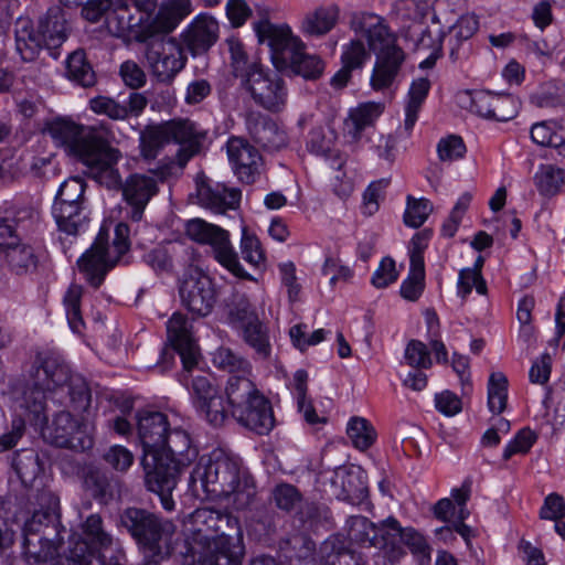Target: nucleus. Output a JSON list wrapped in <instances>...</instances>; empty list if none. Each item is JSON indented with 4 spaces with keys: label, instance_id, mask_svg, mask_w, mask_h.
I'll list each match as a JSON object with an SVG mask.
<instances>
[{
    "label": "nucleus",
    "instance_id": "1",
    "mask_svg": "<svg viewBox=\"0 0 565 565\" xmlns=\"http://www.w3.org/2000/svg\"><path fill=\"white\" fill-rule=\"evenodd\" d=\"M56 146L76 158L88 174L108 189H120L124 200L131 207L130 220L140 222L149 201L158 192L153 177L135 173L122 183L117 163L121 158L118 149L111 147L104 132L67 119H56L47 127Z\"/></svg>",
    "mask_w": 565,
    "mask_h": 565
},
{
    "label": "nucleus",
    "instance_id": "2",
    "mask_svg": "<svg viewBox=\"0 0 565 565\" xmlns=\"http://www.w3.org/2000/svg\"><path fill=\"white\" fill-rule=\"evenodd\" d=\"M120 523L147 555L161 559L180 556L184 565H235L244 552L238 526L234 535L202 536L191 545L173 521L145 509H126Z\"/></svg>",
    "mask_w": 565,
    "mask_h": 565
},
{
    "label": "nucleus",
    "instance_id": "3",
    "mask_svg": "<svg viewBox=\"0 0 565 565\" xmlns=\"http://www.w3.org/2000/svg\"><path fill=\"white\" fill-rule=\"evenodd\" d=\"M67 387L71 407L77 413L86 412L92 403V392L84 376L73 373L58 355H38L29 371L24 385H12L15 408L26 416L29 424L43 429L47 424L46 395Z\"/></svg>",
    "mask_w": 565,
    "mask_h": 565
},
{
    "label": "nucleus",
    "instance_id": "4",
    "mask_svg": "<svg viewBox=\"0 0 565 565\" xmlns=\"http://www.w3.org/2000/svg\"><path fill=\"white\" fill-rule=\"evenodd\" d=\"M191 12V0H169L160 10L157 0H114L106 23L115 36L143 43L170 33Z\"/></svg>",
    "mask_w": 565,
    "mask_h": 565
},
{
    "label": "nucleus",
    "instance_id": "5",
    "mask_svg": "<svg viewBox=\"0 0 565 565\" xmlns=\"http://www.w3.org/2000/svg\"><path fill=\"white\" fill-rule=\"evenodd\" d=\"M190 481L193 487L200 483L207 495L232 500L236 510L247 508L256 494L252 476L237 459L220 450L200 457Z\"/></svg>",
    "mask_w": 565,
    "mask_h": 565
},
{
    "label": "nucleus",
    "instance_id": "6",
    "mask_svg": "<svg viewBox=\"0 0 565 565\" xmlns=\"http://www.w3.org/2000/svg\"><path fill=\"white\" fill-rule=\"evenodd\" d=\"M36 504L32 514L22 515L21 554L26 563H36L46 555H58L64 542L66 529L58 513V498L49 490L36 494Z\"/></svg>",
    "mask_w": 565,
    "mask_h": 565
},
{
    "label": "nucleus",
    "instance_id": "7",
    "mask_svg": "<svg viewBox=\"0 0 565 565\" xmlns=\"http://www.w3.org/2000/svg\"><path fill=\"white\" fill-rule=\"evenodd\" d=\"M352 28L366 38L370 50L376 55L370 79L371 87L376 92L390 88L405 61V53L396 44L395 35L384 20L374 13L355 15Z\"/></svg>",
    "mask_w": 565,
    "mask_h": 565
},
{
    "label": "nucleus",
    "instance_id": "8",
    "mask_svg": "<svg viewBox=\"0 0 565 565\" xmlns=\"http://www.w3.org/2000/svg\"><path fill=\"white\" fill-rule=\"evenodd\" d=\"M256 32L259 41L270 47L271 62L278 71H289L305 79H317L322 75V60L307 54L302 42L292 35L289 26L264 21L257 24Z\"/></svg>",
    "mask_w": 565,
    "mask_h": 565
},
{
    "label": "nucleus",
    "instance_id": "9",
    "mask_svg": "<svg viewBox=\"0 0 565 565\" xmlns=\"http://www.w3.org/2000/svg\"><path fill=\"white\" fill-rule=\"evenodd\" d=\"M250 375L228 376L224 388L226 403L239 425L258 435H267L275 426L273 407Z\"/></svg>",
    "mask_w": 565,
    "mask_h": 565
},
{
    "label": "nucleus",
    "instance_id": "10",
    "mask_svg": "<svg viewBox=\"0 0 565 565\" xmlns=\"http://www.w3.org/2000/svg\"><path fill=\"white\" fill-rule=\"evenodd\" d=\"M83 537H70L68 552L61 565H108L116 556L125 557L124 552L108 532L104 530L98 514H90L82 525Z\"/></svg>",
    "mask_w": 565,
    "mask_h": 565
},
{
    "label": "nucleus",
    "instance_id": "11",
    "mask_svg": "<svg viewBox=\"0 0 565 565\" xmlns=\"http://www.w3.org/2000/svg\"><path fill=\"white\" fill-rule=\"evenodd\" d=\"M128 234V225L119 223L115 228L113 245L108 246V232L102 227L90 248L78 259L79 270L93 287L102 285L108 270L129 249Z\"/></svg>",
    "mask_w": 565,
    "mask_h": 565
},
{
    "label": "nucleus",
    "instance_id": "12",
    "mask_svg": "<svg viewBox=\"0 0 565 565\" xmlns=\"http://www.w3.org/2000/svg\"><path fill=\"white\" fill-rule=\"evenodd\" d=\"M184 231L191 241L210 246L214 258L234 276L254 280L241 265L228 231L200 217L186 221Z\"/></svg>",
    "mask_w": 565,
    "mask_h": 565
},
{
    "label": "nucleus",
    "instance_id": "13",
    "mask_svg": "<svg viewBox=\"0 0 565 565\" xmlns=\"http://www.w3.org/2000/svg\"><path fill=\"white\" fill-rule=\"evenodd\" d=\"M179 296L189 312L205 318L217 302L218 290L210 275L199 267L190 266L179 279Z\"/></svg>",
    "mask_w": 565,
    "mask_h": 565
},
{
    "label": "nucleus",
    "instance_id": "14",
    "mask_svg": "<svg viewBox=\"0 0 565 565\" xmlns=\"http://www.w3.org/2000/svg\"><path fill=\"white\" fill-rule=\"evenodd\" d=\"M141 463L145 470L147 489L159 495L161 505L166 511H173L175 503L172 499V491L177 487L183 462L172 460L167 456H160L158 452H150L143 454Z\"/></svg>",
    "mask_w": 565,
    "mask_h": 565
},
{
    "label": "nucleus",
    "instance_id": "15",
    "mask_svg": "<svg viewBox=\"0 0 565 565\" xmlns=\"http://www.w3.org/2000/svg\"><path fill=\"white\" fill-rule=\"evenodd\" d=\"M181 383L188 387L192 404L196 412L212 426L220 427L228 418L230 408L226 406L218 390L213 386L207 376L189 374L181 376Z\"/></svg>",
    "mask_w": 565,
    "mask_h": 565
},
{
    "label": "nucleus",
    "instance_id": "16",
    "mask_svg": "<svg viewBox=\"0 0 565 565\" xmlns=\"http://www.w3.org/2000/svg\"><path fill=\"white\" fill-rule=\"evenodd\" d=\"M255 104L270 111L280 113L288 99V89L284 78L262 66L249 74L242 83Z\"/></svg>",
    "mask_w": 565,
    "mask_h": 565
},
{
    "label": "nucleus",
    "instance_id": "17",
    "mask_svg": "<svg viewBox=\"0 0 565 565\" xmlns=\"http://www.w3.org/2000/svg\"><path fill=\"white\" fill-rule=\"evenodd\" d=\"M145 58L151 75L162 83L171 82L186 62L181 46L174 39L152 42L146 49Z\"/></svg>",
    "mask_w": 565,
    "mask_h": 565
},
{
    "label": "nucleus",
    "instance_id": "18",
    "mask_svg": "<svg viewBox=\"0 0 565 565\" xmlns=\"http://www.w3.org/2000/svg\"><path fill=\"white\" fill-rule=\"evenodd\" d=\"M167 338L181 358L184 374L190 373L196 365L199 355L192 320L182 312H174L167 321Z\"/></svg>",
    "mask_w": 565,
    "mask_h": 565
},
{
    "label": "nucleus",
    "instance_id": "19",
    "mask_svg": "<svg viewBox=\"0 0 565 565\" xmlns=\"http://www.w3.org/2000/svg\"><path fill=\"white\" fill-rule=\"evenodd\" d=\"M49 438L56 447L70 448L75 451H85L94 445L93 438L86 431V426L65 411L55 415L50 427Z\"/></svg>",
    "mask_w": 565,
    "mask_h": 565
},
{
    "label": "nucleus",
    "instance_id": "20",
    "mask_svg": "<svg viewBox=\"0 0 565 565\" xmlns=\"http://www.w3.org/2000/svg\"><path fill=\"white\" fill-rule=\"evenodd\" d=\"M226 151L234 173L242 182L252 184L260 177L263 158L247 140L231 137L226 142Z\"/></svg>",
    "mask_w": 565,
    "mask_h": 565
},
{
    "label": "nucleus",
    "instance_id": "21",
    "mask_svg": "<svg viewBox=\"0 0 565 565\" xmlns=\"http://www.w3.org/2000/svg\"><path fill=\"white\" fill-rule=\"evenodd\" d=\"M164 126L169 141L180 146L177 159L179 166L184 167L191 158L201 151L205 132L190 119H174Z\"/></svg>",
    "mask_w": 565,
    "mask_h": 565
},
{
    "label": "nucleus",
    "instance_id": "22",
    "mask_svg": "<svg viewBox=\"0 0 565 565\" xmlns=\"http://www.w3.org/2000/svg\"><path fill=\"white\" fill-rule=\"evenodd\" d=\"M330 493L339 500L358 504L367 497L363 470L354 465L338 467L330 478Z\"/></svg>",
    "mask_w": 565,
    "mask_h": 565
},
{
    "label": "nucleus",
    "instance_id": "23",
    "mask_svg": "<svg viewBox=\"0 0 565 565\" xmlns=\"http://www.w3.org/2000/svg\"><path fill=\"white\" fill-rule=\"evenodd\" d=\"M246 129L252 139L268 151L280 150L287 146L286 131L276 121L259 113L246 116Z\"/></svg>",
    "mask_w": 565,
    "mask_h": 565
},
{
    "label": "nucleus",
    "instance_id": "24",
    "mask_svg": "<svg viewBox=\"0 0 565 565\" xmlns=\"http://www.w3.org/2000/svg\"><path fill=\"white\" fill-rule=\"evenodd\" d=\"M137 431L143 448V454L158 452V448L164 443V434L169 427L166 414L141 409L136 415Z\"/></svg>",
    "mask_w": 565,
    "mask_h": 565
},
{
    "label": "nucleus",
    "instance_id": "25",
    "mask_svg": "<svg viewBox=\"0 0 565 565\" xmlns=\"http://www.w3.org/2000/svg\"><path fill=\"white\" fill-rule=\"evenodd\" d=\"M218 24L210 15H198L182 32L185 47L193 54L206 52L217 40Z\"/></svg>",
    "mask_w": 565,
    "mask_h": 565
},
{
    "label": "nucleus",
    "instance_id": "26",
    "mask_svg": "<svg viewBox=\"0 0 565 565\" xmlns=\"http://www.w3.org/2000/svg\"><path fill=\"white\" fill-rule=\"evenodd\" d=\"M198 199L202 206L215 213H225L238 206L241 191L221 183H202L198 185Z\"/></svg>",
    "mask_w": 565,
    "mask_h": 565
},
{
    "label": "nucleus",
    "instance_id": "27",
    "mask_svg": "<svg viewBox=\"0 0 565 565\" xmlns=\"http://www.w3.org/2000/svg\"><path fill=\"white\" fill-rule=\"evenodd\" d=\"M318 565H364V559L355 553L342 535H331L323 541L318 552Z\"/></svg>",
    "mask_w": 565,
    "mask_h": 565
},
{
    "label": "nucleus",
    "instance_id": "28",
    "mask_svg": "<svg viewBox=\"0 0 565 565\" xmlns=\"http://www.w3.org/2000/svg\"><path fill=\"white\" fill-rule=\"evenodd\" d=\"M383 109V104L375 102L362 103L355 108H351L344 120L345 135L354 142H359L362 139L363 132L373 127L376 119L382 115Z\"/></svg>",
    "mask_w": 565,
    "mask_h": 565
},
{
    "label": "nucleus",
    "instance_id": "29",
    "mask_svg": "<svg viewBox=\"0 0 565 565\" xmlns=\"http://www.w3.org/2000/svg\"><path fill=\"white\" fill-rule=\"evenodd\" d=\"M15 52L23 62L34 61L45 47L44 40L29 18H19L14 23Z\"/></svg>",
    "mask_w": 565,
    "mask_h": 565
},
{
    "label": "nucleus",
    "instance_id": "30",
    "mask_svg": "<svg viewBox=\"0 0 565 565\" xmlns=\"http://www.w3.org/2000/svg\"><path fill=\"white\" fill-rule=\"evenodd\" d=\"M52 214L58 230L71 236L86 231L89 223L85 204H53Z\"/></svg>",
    "mask_w": 565,
    "mask_h": 565
},
{
    "label": "nucleus",
    "instance_id": "31",
    "mask_svg": "<svg viewBox=\"0 0 565 565\" xmlns=\"http://www.w3.org/2000/svg\"><path fill=\"white\" fill-rule=\"evenodd\" d=\"M374 532H376V537H374L373 547L383 551L391 562H395L404 555L405 552L402 547L403 529L397 520L388 518L381 524H375Z\"/></svg>",
    "mask_w": 565,
    "mask_h": 565
},
{
    "label": "nucleus",
    "instance_id": "32",
    "mask_svg": "<svg viewBox=\"0 0 565 565\" xmlns=\"http://www.w3.org/2000/svg\"><path fill=\"white\" fill-rule=\"evenodd\" d=\"M36 31L43 36L46 49L58 47L66 40L65 19L62 11L58 8L50 9L40 19Z\"/></svg>",
    "mask_w": 565,
    "mask_h": 565
},
{
    "label": "nucleus",
    "instance_id": "33",
    "mask_svg": "<svg viewBox=\"0 0 565 565\" xmlns=\"http://www.w3.org/2000/svg\"><path fill=\"white\" fill-rule=\"evenodd\" d=\"M339 8L335 6L320 7L305 15L301 22L303 33L313 36L324 35L337 24Z\"/></svg>",
    "mask_w": 565,
    "mask_h": 565
},
{
    "label": "nucleus",
    "instance_id": "34",
    "mask_svg": "<svg viewBox=\"0 0 565 565\" xmlns=\"http://www.w3.org/2000/svg\"><path fill=\"white\" fill-rule=\"evenodd\" d=\"M4 253L7 264L15 275H26L36 270L39 256L31 245L18 242Z\"/></svg>",
    "mask_w": 565,
    "mask_h": 565
},
{
    "label": "nucleus",
    "instance_id": "35",
    "mask_svg": "<svg viewBox=\"0 0 565 565\" xmlns=\"http://www.w3.org/2000/svg\"><path fill=\"white\" fill-rule=\"evenodd\" d=\"M534 183L543 196H554L565 186V171L554 164H542L534 175Z\"/></svg>",
    "mask_w": 565,
    "mask_h": 565
},
{
    "label": "nucleus",
    "instance_id": "36",
    "mask_svg": "<svg viewBox=\"0 0 565 565\" xmlns=\"http://www.w3.org/2000/svg\"><path fill=\"white\" fill-rule=\"evenodd\" d=\"M12 467L25 487H32L42 471L39 455L33 449H22L15 452Z\"/></svg>",
    "mask_w": 565,
    "mask_h": 565
},
{
    "label": "nucleus",
    "instance_id": "37",
    "mask_svg": "<svg viewBox=\"0 0 565 565\" xmlns=\"http://www.w3.org/2000/svg\"><path fill=\"white\" fill-rule=\"evenodd\" d=\"M430 89V82L420 77L414 79L408 90V100L405 107V129L411 131L418 119V114Z\"/></svg>",
    "mask_w": 565,
    "mask_h": 565
},
{
    "label": "nucleus",
    "instance_id": "38",
    "mask_svg": "<svg viewBox=\"0 0 565 565\" xmlns=\"http://www.w3.org/2000/svg\"><path fill=\"white\" fill-rule=\"evenodd\" d=\"M67 77L83 87H90L96 82L95 72L87 62L86 54L82 50L74 51L66 61Z\"/></svg>",
    "mask_w": 565,
    "mask_h": 565
},
{
    "label": "nucleus",
    "instance_id": "39",
    "mask_svg": "<svg viewBox=\"0 0 565 565\" xmlns=\"http://www.w3.org/2000/svg\"><path fill=\"white\" fill-rule=\"evenodd\" d=\"M244 341L253 348L258 355L266 359L270 355L268 328L259 319L239 328Z\"/></svg>",
    "mask_w": 565,
    "mask_h": 565
},
{
    "label": "nucleus",
    "instance_id": "40",
    "mask_svg": "<svg viewBox=\"0 0 565 565\" xmlns=\"http://www.w3.org/2000/svg\"><path fill=\"white\" fill-rule=\"evenodd\" d=\"M83 296V288L79 285H71L64 297L63 305L70 328L75 333H82L84 329V320L81 311V299Z\"/></svg>",
    "mask_w": 565,
    "mask_h": 565
},
{
    "label": "nucleus",
    "instance_id": "41",
    "mask_svg": "<svg viewBox=\"0 0 565 565\" xmlns=\"http://www.w3.org/2000/svg\"><path fill=\"white\" fill-rule=\"evenodd\" d=\"M191 446V438L189 434L180 428L169 429L164 434V443L158 448V455L170 457L172 460H181L185 452L189 451Z\"/></svg>",
    "mask_w": 565,
    "mask_h": 565
},
{
    "label": "nucleus",
    "instance_id": "42",
    "mask_svg": "<svg viewBox=\"0 0 565 565\" xmlns=\"http://www.w3.org/2000/svg\"><path fill=\"white\" fill-rule=\"evenodd\" d=\"M228 51L231 54V64L233 73L236 77L242 78V83L256 70L263 65L257 62H250L244 49L243 43L237 39H230L227 41Z\"/></svg>",
    "mask_w": 565,
    "mask_h": 565
},
{
    "label": "nucleus",
    "instance_id": "43",
    "mask_svg": "<svg viewBox=\"0 0 565 565\" xmlns=\"http://www.w3.org/2000/svg\"><path fill=\"white\" fill-rule=\"evenodd\" d=\"M213 363L230 375L252 374L250 363L228 348L217 349L213 354Z\"/></svg>",
    "mask_w": 565,
    "mask_h": 565
},
{
    "label": "nucleus",
    "instance_id": "44",
    "mask_svg": "<svg viewBox=\"0 0 565 565\" xmlns=\"http://www.w3.org/2000/svg\"><path fill=\"white\" fill-rule=\"evenodd\" d=\"M258 315L245 295H234L228 305V321L234 328H242L250 322H256Z\"/></svg>",
    "mask_w": 565,
    "mask_h": 565
},
{
    "label": "nucleus",
    "instance_id": "45",
    "mask_svg": "<svg viewBox=\"0 0 565 565\" xmlns=\"http://www.w3.org/2000/svg\"><path fill=\"white\" fill-rule=\"evenodd\" d=\"M347 434L352 445L360 450L370 448L376 439L374 427L362 417L351 418L348 424Z\"/></svg>",
    "mask_w": 565,
    "mask_h": 565
},
{
    "label": "nucleus",
    "instance_id": "46",
    "mask_svg": "<svg viewBox=\"0 0 565 565\" xmlns=\"http://www.w3.org/2000/svg\"><path fill=\"white\" fill-rule=\"evenodd\" d=\"M508 399V379L501 372L492 373L488 382V406L493 414L504 411Z\"/></svg>",
    "mask_w": 565,
    "mask_h": 565
},
{
    "label": "nucleus",
    "instance_id": "47",
    "mask_svg": "<svg viewBox=\"0 0 565 565\" xmlns=\"http://www.w3.org/2000/svg\"><path fill=\"white\" fill-rule=\"evenodd\" d=\"M375 524L367 518L358 515L349 520L348 537L363 546L373 547L374 537H376Z\"/></svg>",
    "mask_w": 565,
    "mask_h": 565
},
{
    "label": "nucleus",
    "instance_id": "48",
    "mask_svg": "<svg viewBox=\"0 0 565 565\" xmlns=\"http://www.w3.org/2000/svg\"><path fill=\"white\" fill-rule=\"evenodd\" d=\"M241 253L243 258L252 266L259 268L265 265V252L258 237L248 231L246 226L242 227Z\"/></svg>",
    "mask_w": 565,
    "mask_h": 565
},
{
    "label": "nucleus",
    "instance_id": "49",
    "mask_svg": "<svg viewBox=\"0 0 565 565\" xmlns=\"http://www.w3.org/2000/svg\"><path fill=\"white\" fill-rule=\"evenodd\" d=\"M86 183L79 177L65 180L58 188L54 204H85Z\"/></svg>",
    "mask_w": 565,
    "mask_h": 565
},
{
    "label": "nucleus",
    "instance_id": "50",
    "mask_svg": "<svg viewBox=\"0 0 565 565\" xmlns=\"http://www.w3.org/2000/svg\"><path fill=\"white\" fill-rule=\"evenodd\" d=\"M84 487L95 499L107 501L113 497V484L108 476L98 470L89 469L84 478Z\"/></svg>",
    "mask_w": 565,
    "mask_h": 565
},
{
    "label": "nucleus",
    "instance_id": "51",
    "mask_svg": "<svg viewBox=\"0 0 565 565\" xmlns=\"http://www.w3.org/2000/svg\"><path fill=\"white\" fill-rule=\"evenodd\" d=\"M169 142L166 126L161 128H151L143 131L140 136V150L145 159L151 160L157 158L160 150Z\"/></svg>",
    "mask_w": 565,
    "mask_h": 565
},
{
    "label": "nucleus",
    "instance_id": "52",
    "mask_svg": "<svg viewBox=\"0 0 565 565\" xmlns=\"http://www.w3.org/2000/svg\"><path fill=\"white\" fill-rule=\"evenodd\" d=\"M561 130L562 126L555 120H543L532 125L530 135L534 143L554 148Z\"/></svg>",
    "mask_w": 565,
    "mask_h": 565
},
{
    "label": "nucleus",
    "instance_id": "53",
    "mask_svg": "<svg viewBox=\"0 0 565 565\" xmlns=\"http://www.w3.org/2000/svg\"><path fill=\"white\" fill-rule=\"evenodd\" d=\"M494 95L495 93H491L489 90H475L466 92L461 98L465 104H468L471 113H475L480 117L491 119V108L494 104Z\"/></svg>",
    "mask_w": 565,
    "mask_h": 565
},
{
    "label": "nucleus",
    "instance_id": "54",
    "mask_svg": "<svg viewBox=\"0 0 565 565\" xmlns=\"http://www.w3.org/2000/svg\"><path fill=\"white\" fill-rule=\"evenodd\" d=\"M433 211V205L427 199L407 198V206L404 213V223L417 228L422 226Z\"/></svg>",
    "mask_w": 565,
    "mask_h": 565
},
{
    "label": "nucleus",
    "instance_id": "55",
    "mask_svg": "<svg viewBox=\"0 0 565 565\" xmlns=\"http://www.w3.org/2000/svg\"><path fill=\"white\" fill-rule=\"evenodd\" d=\"M273 500L276 507L286 512L296 510L302 505V497L298 489L288 483L276 486L273 491Z\"/></svg>",
    "mask_w": 565,
    "mask_h": 565
},
{
    "label": "nucleus",
    "instance_id": "56",
    "mask_svg": "<svg viewBox=\"0 0 565 565\" xmlns=\"http://www.w3.org/2000/svg\"><path fill=\"white\" fill-rule=\"evenodd\" d=\"M537 440V435L530 428H522L504 447L502 458L511 459L515 455L527 454Z\"/></svg>",
    "mask_w": 565,
    "mask_h": 565
},
{
    "label": "nucleus",
    "instance_id": "57",
    "mask_svg": "<svg viewBox=\"0 0 565 565\" xmlns=\"http://www.w3.org/2000/svg\"><path fill=\"white\" fill-rule=\"evenodd\" d=\"M388 183L387 179H381L369 184L363 193L362 214L372 216L379 211L380 200L384 198L385 189L388 186Z\"/></svg>",
    "mask_w": 565,
    "mask_h": 565
},
{
    "label": "nucleus",
    "instance_id": "58",
    "mask_svg": "<svg viewBox=\"0 0 565 565\" xmlns=\"http://www.w3.org/2000/svg\"><path fill=\"white\" fill-rule=\"evenodd\" d=\"M329 333L330 331L328 330L318 329L313 331L311 334H307V326L301 323L292 326L289 330V335L294 345L298 348L300 351H305L309 347L319 344L326 339V335Z\"/></svg>",
    "mask_w": 565,
    "mask_h": 565
},
{
    "label": "nucleus",
    "instance_id": "59",
    "mask_svg": "<svg viewBox=\"0 0 565 565\" xmlns=\"http://www.w3.org/2000/svg\"><path fill=\"white\" fill-rule=\"evenodd\" d=\"M369 58L370 54L360 40H352L343 46L341 54L342 65L351 71L363 67Z\"/></svg>",
    "mask_w": 565,
    "mask_h": 565
},
{
    "label": "nucleus",
    "instance_id": "60",
    "mask_svg": "<svg viewBox=\"0 0 565 565\" xmlns=\"http://www.w3.org/2000/svg\"><path fill=\"white\" fill-rule=\"evenodd\" d=\"M491 114V119L498 121H508L513 119L519 111V103L511 94H497L494 95V104Z\"/></svg>",
    "mask_w": 565,
    "mask_h": 565
},
{
    "label": "nucleus",
    "instance_id": "61",
    "mask_svg": "<svg viewBox=\"0 0 565 565\" xmlns=\"http://www.w3.org/2000/svg\"><path fill=\"white\" fill-rule=\"evenodd\" d=\"M90 109L99 115H106L114 120L127 118L126 105H122L110 97L98 96L89 102Z\"/></svg>",
    "mask_w": 565,
    "mask_h": 565
},
{
    "label": "nucleus",
    "instance_id": "62",
    "mask_svg": "<svg viewBox=\"0 0 565 565\" xmlns=\"http://www.w3.org/2000/svg\"><path fill=\"white\" fill-rule=\"evenodd\" d=\"M437 152L441 161H454L465 156L466 146L460 137L452 135L439 140Z\"/></svg>",
    "mask_w": 565,
    "mask_h": 565
},
{
    "label": "nucleus",
    "instance_id": "63",
    "mask_svg": "<svg viewBox=\"0 0 565 565\" xmlns=\"http://www.w3.org/2000/svg\"><path fill=\"white\" fill-rule=\"evenodd\" d=\"M405 360L408 365L416 369H429L431 359L427 347L418 341L412 340L405 350Z\"/></svg>",
    "mask_w": 565,
    "mask_h": 565
},
{
    "label": "nucleus",
    "instance_id": "64",
    "mask_svg": "<svg viewBox=\"0 0 565 565\" xmlns=\"http://www.w3.org/2000/svg\"><path fill=\"white\" fill-rule=\"evenodd\" d=\"M398 278L395 260L391 257H385L381 260L380 266L372 276V285L376 288H386L395 282Z\"/></svg>",
    "mask_w": 565,
    "mask_h": 565
}]
</instances>
